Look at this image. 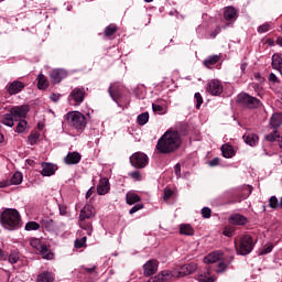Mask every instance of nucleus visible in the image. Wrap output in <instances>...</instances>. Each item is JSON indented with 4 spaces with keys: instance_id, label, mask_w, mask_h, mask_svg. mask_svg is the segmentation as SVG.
Segmentation results:
<instances>
[{
    "instance_id": "obj_34",
    "label": "nucleus",
    "mask_w": 282,
    "mask_h": 282,
    "mask_svg": "<svg viewBox=\"0 0 282 282\" xmlns=\"http://www.w3.org/2000/svg\"><path fill=\"white\" fill-rule=\"evenodd\" d=\"M197 280L200 282H215V278L210 276V271L208 270L199 273Z\"/></svg>"
},
{
    "instance_id": "obj_1",
    "label": "nucleus",
    "mask_w": 282,
    "mask_h": 282,
    "mask_svg": "<svg viewBox=\"0 0 282 282\" xmlns=\"http://www.w3.org/2000/svg\"><path fill=\"white\" fill-rule=\"evenodd\" d=\"M182 147V137L177 131H166L156 143V150L159 153L169 154L174 153Z\"/></svg>"
},
{
    "instance_id": "obj_24",
    "label": "nucleus",
    "mask_w": 282,
    "mask_h": 282,
    "mask_svg": "<svg viewBox=\"0 0 282 282\" xmlns=\"http://www.w3.org/2000/svg\"><path fill=\"white\" fill-rule=\"evenodd\" d=\"M42 228H45L50 232L56 228V223L52 218L44 217L40 220Z\"/></svg>"
},
{
    "instance_id": "obj_41",
    "label": "nucleus",
    "mask_w": 282,
    "mask_h": 282,
    "mask_svg": "<svg viewBox=\"0 0 282 282\" xmlns=\"http://www.w3.org/2000/svg\"><path fill=\"white\" fill-rule=\"evenodd\" d=\"M30 246L32 248H34L35 250H41V248H43L44 245L41 243V239L39 238H32L30 240Z\"/></svg>"
},
{
    "instance_id": "obj_28",
    "label": "nucleus",
    "mask_w": 282,
    "mask_h": 282,
    "mask_svg": "<svg viewBox=\"0 0 282 282\" xmlns=\"http://www.w3.org/2000/svg\"><path fill=\"white\" fill-rule=\"evenodd\" d=\"M219 61H221V55H212L204 59V65L210 68L212 65H217Z\"/></svg>"
},
{
    "instance_id": "obj_25",
    "label": "nucleus",
    "mask_w": 282,
    "mask_h": 282,
    "mask_svg": "<svg viewBox=\"0 0 282 282\" xmlns=\"http://www.w3.org/2000/svg\"><path fill=\"white\" fill-rule=\"evenodd\" d=\"M242 138L249 147H257V143L259 142V135L254 133H246Z\"/></svg>"
},
{
    "instance_id": "obj_35",
    "label": "nucleus",
    "mask_w": 282,
    "mask_h": 282,
    "mask_svg": "<svg viewBox=\"0 0 282 282\" xmlns=\"http://www.w3.org/2000/svg\"><path fill=\"white\" fill-rule=\"evenodd\" d=\"M181 235H186L187 237H191L194 235L193 227L191 225H181L180 227Z\"/></svg>"
},
{
    "instance_id": "obj_21",
    "label": "nucleus",
    "mask_w": 282,
    "mask_h": 282,
    "mask_svg": "<svg viewBox=\"0 0 282 282\" xmlns=\"http://www.w3.org/2000/svg\"><path fill=\"white\" fill-rule=\"evenodd\" d=\"M217 261H221V252L220 251H214L208 253L204 258V263H217Z\"/></svg>"
},
{
    "instance_id": "obj_10",
    "label": "nucleus",
    "mask_w": 282,
    "mask_h": 282,
    "mask_svg": "<svg viewBox=\"0 0 282 282\" xmlns=\"http://www.w3.org/2000/svg\"><path fill=\"white\" fill-rule=\"evenodd\" d=\"M206 89L212 96H220L224 93V85H221V82L213 79L207 84Z\"/></svg>"
},
{
    "instance_id": "obj_36",
    "label": "nucleus",
    "mask_w": 282,
    "mask_h": 282,
    "mask_svg": "<svg viewBox=\"0 0 282 282\" xmlns=\"http://www.w3.org/2000/svg\"><path fill=\"white\" fill-rule=\"evenodd\" d=\"M118 32V26L116 24H110L105 29V36H113Z\"/></svg>"
},
{
    "instance_id": "obj_42",
    "label": "nucleus",
    "mask_w": 282,
    "mask_h": 282,
    "mask_svg": "<svg viewBox=\"0 0 282 282\" xmlns=\"http://www.w3.org/2000/svg\"><path fill=\"white\" fill-rule=\"evenodd\" d=\"M19 252L17 251H12L10 254H9V258H8V261L9 263H11L12 265H14V263H19Z\"/></svg>"
},
{
    "instance_id": "obj_30",
    "label": "nucleus",
    "mask_w": 282,
    "mask_h": 282,
    "mask_svg": "<svg viewBox=\"0 0 282 282\" xmlns=\"http://www.w3.org/2000/svg\"><path fill=\"white\" fill-rule=\"evenodd\" d=\"M14 122H17V120H14L12 112L3 115L2 124L6 127H14Z\"/></svg>"
},
{
    "instance_id": "obj_43",
    "label": "nucleus",
    "mask_w": 282,
    "mask_h": 282,
    "mask_svg": "<svg viewBox=\"0 0 282 282\" xmlns=\"http://www.w3.org/2000/svg\"><path fill=\"white\" fill-rule=\"evenodd\" d=\"M267 142H276L279 140V131H273L264 137Z\"/></svg>"
},
{
    "instance_id": "obj_16",
    "label": "nucleus",
    "mask_w": 282,
    "mask_h": 282,
    "mask_svg": "<svg viewBox=\"0 0 282 282\" xmlns=\"http://www.w3.org/2000/svg\"><path fill=\"white\" fill-rule=\"evenodd\" d=\"M56 173V165L52 163H42L41 175L44 177H51Z\"/></svg>"
},
{
    "instance_id": "obj_54",
    "label": "nucleus",
    "mask_w": 282,
    "mask_h": 282,
    "mask_svg": "<svg viewBox=\"0 0 282 282\" xmlns=\"http://www.w3.org/2000/svg\"><path fill=\"white\" fill-rule=\"evenodd\" d=\"M272 250H274V245H269L268 247H264L260 254H270V252H272Z\"/></svg>"
},
{
    "instance_id": "obj_2",
    "label": "nucleus",
    "mask_w": 282,
    "mask_h": 282,
    "mask_svg": "<svg viewBox=\"0 0 282 282\" xmlns=\"http://www.w3.org/2000/svg\"><path fill=\"white\" fill-rule=\"evenodd\" d=\"M1 225L7 230H18L21 226V214L17 209H4L1 214Z\"/></svg>"
},
{
    "instance_id": "obj_5",
    "label": "nucleus",
    "mask_w": 282,
    "mask_h": 282,
    "mask_svg": "<svg viewBox=\"0 0 282 282\" xmlns=\"http://www.w3.org/2000/svg\"><path fill=\"white\" fill-rule=\"evenodd\" d=\"M237 102L243 105V107H247L248 109H257V107L261 105V100L246 93H241L240 95H238Z\"/></svg>"
},
{
    "instance_id": "obj_15",
    "label": "nucleus",
    "mask_w": 282,
    "mask_h": 282,
    "mask_svg": "<svg viewBox=\"0 0 282 282\" xmlns=\"http://www.w3.org/2000/svg\"><path fill=\"white\" fill-rule=\"evenodd\" d=\"M197 270V263L189 262L180 268L178 274L180 276H188V274H193Z\"/></svg>"
},
{
    "instance_id": "obj_56",
    "label": "nucleus",
    "mask_w": 282,
    "mask_h": 282,
    "mask_svg": "<svg viewBox=\"0 0 282 282\" xmlns=\"http://www.w3.org/2000/svg\"><path fill=\"white\" fill-rule=\"evenodd\" d=\"M174 172H175L176 177H182V165H180V163H177L174 166Z\"/></svg>"
},
{
    "instance_id": "obj_63",
    "label": "nucleus",
    "mask_w": 282,
    "mask_h": 282,
    "mask_svg": "<svg viewBox=\"0 0 282 282\" xmlns=\"http://www.w3.org/2000/svg\"><path fill=\"white\" fill-rule=\"evenodd\" d=\"M59 213L61 215H65V213H67V208H65V206H59Z\"/></svg>"
},
{
    "instance_id": "obj_38",
    "label": "nucleus",
    "mask_w": 282,
    "mask_h": 282,
    "mask_svg": "<svg viewBox=\"0 0 282 282\" xmlns=\"http://www.w3.org/2000/svg\"><path fill=\"white\" fill-rule=\"evenodd\" d=\"M39 138H41V133L39 132H32L29 138H28V142L31 147H34V144H36V142H39Z\"/></svg>"
},
{
    "instance_id": "obj_37",
    "label": "nucleus",
    "mask_w": 282,
    "mask_h": 282,
    "mask_svg": "<svg viewBox=\"0 0 282 282\" xmlns=\"http://www.w3.org/2000/svg\"><path fill=\"white\" fill-rule=\"evenodd\" d=\"M228 265H230L229 263L224 262L223 260H219V262L216 265V272L217 274H223V272H226Z\"/></svg>"
},
{
    "instance_id": "obj_49",
    "label": "nucleus",
    "mask_w": 282,
    "mask_h": 282,
    "mask_svg": "<svg viewBox=\"0 0 282 282\" xmlns=\"http://www.w3.org/2000/svg\"><path fill=\"white\" fill-rule=\"evenodd\" d=\"M152 109H153L154 113H159L160 116H162L164 113V107H162L161 105L153 104Z\"/></svg>"
},
{
    "instance_id": "obj_9",
    "label": "nucleus",
    "mask_w": 282,
    "mask_h": 282,
    "mask_svg": "<svg viewBox=\"0 0 282 282\" xmlns=\"http://www.w3.org/2000/svg\"><path fill=\"white\" fill-rule=\"evenodd\" d=\"M67 76L68 73L65 69L55 68L50 74L51 83H53V85H58L64 80V78H67Z\"/></svg>"
},
{
    "instance_id": "obj_19",
    "label": "nucleus",
    "mask_w": 282,
    "mask_h": 282,
    "mask_svg": "<svg viewBox=\"0 0 282 282\" xmlns=\"http://www.w3.org/2000/svg\"><path fill=\"white\" fill-rule=\"evenodd\" d=\"M272 69H276L282 75V57L281 54L274 53L271 58Z\"/></svg>"
},
{
    "instance_id": "obj_8",
    "label": "nucleus",
    "mask_w": 282,
    "mask_h": 282,
    "mask_svg": "<svg viewBox=\"0 0 282 282\" xmlns=\"http://www.w3.org/2000/svg\"><path fill=\"white\" fill-rule=\"evenodd\" d=\"M30 111V106L22 105V106H14L10 109L11 116H13V119L15 122H19V120H23L25 116H28V112Z\"/></svg>"
},
{
    "instance_id": "obj_14",
    "label": "nucleus",
    "mask_w": 282,
    "mask_h": 282,
    "mask_svg": "<svg viewBox=\"0 0 282 282\" xmlns=\"http://www.w3.org/2000/svg\"><path fill=\"white\" fill-rule=\"evenodd\" d=\"M25 89V84L19 80H14L8 86V91L10 96H17V94H21Z\"/></svg>"
},
{
    "instance_id": "obj_61",
    "label": "nucleus",
    "mask_w": 282,
    "mask_h": 282,
    "mask_svg": "<svg viewBox=\"0 0 282 282\" xmlns=\"http://www.w3.org/2000/svg\"><path fill=\"white\" fill-rule=\"evenodd\" d=\"M91 195H94V188H89V189L86 192V199H89V197H91Z\"/></svg>"
},
{
    "instance_id": "obj_33",
    "label": "nucleus",
    "mask_w": 282,
    "mask_h": 282,
    "mask_svg": "<svg viewBox=\"0 0 282 282\" xmlns=\"http://www.w3.org/2000/svg\"><path fill=\"white\" fill-rule=\"evenodd\" d=\"M50 86V82L47 80V77L45 75L40 74L37 77V87L39 89H47Z\"/></svg>"
},
{
    "instance_id": "obj_50",
    "label": "nucleus",
    "mask_w": 282,
    "mask_h": 282,
    "mask_svg": "<svg viewBox=\"0 0 282 282\" xmlns=\"http://www.w3.org/2000/svg\"><path fill=\"white\" fill-rule=\"evenodd\" d=\"M259 34H265V32H270V23H264L258 28Z\"/></svg>"
},
{
    "instance_id": "obj_48",
    "label": "nucleus",
    "mask_w": 282,
    "mask_h": 282,
    "mask_svg": "<svg viewBox=\"0 0 282 282\" xmlns=\"http://www.w3.org/2000/svg\"><path fill=\"white\" fill-rule=\"evenodd\" d=\"M87 243V237H83L80 239L75 240V248H84V246Z\"/></svg>"
},
{
    "instance_id": "obj_58",
    "label": "nucleus",
    "mask_w": 282,
    "mask_h": 282,
    "mask_svg": "<svg viewBox=\"0 0 282 282\" xmlns=\"http://www.w3.org/2000/svg\"><path fill=\"white\" fill-rule=\"evenodd\" d=\"M50 98L53 102H58L61 100V94H52Z\"/></svg>"
},
{
    "instance_id": "obj_47",
    "label": "nucleus",
    "mask_w": 282,
    "mask_h": 282,
    "mask_svg": "<svg viewBox=\"0 0 282 282\" xmlns=\"http://www.w3.org/2000/svg\"><path fill=\"white\" fill-rule=\"evenodd\" d=\"M194 98L196 100V109H199L202 107V105H204V98L202 97V94L196 93L194 95Z\"/></svg>"
},
{
    "instance_id": "obj_23",
    "label": "nucleus",
    "mask_w": 282,
    "mask_h": 282,
    "mask_svg": "<svg viewBox=\"0 0 282 282\" xmlns=\"http://www.w3.org/2000/svg\"><path fill=\"white\" fill-rule=\"evenodd\" d=\"M225 21H237V9L227 7L224 11Z\"/></svg>"
},
{
    "instance_id": "obj_20",
    "label": "nucleus",
    "mask_w": 282,
    "mask_h": 282,
    "mask_svg": "<svg viewBox=\"0 0 282 282\" xmlns=\"http://www.w3.org/2000/svg\"><path fill=\"white\" fill-rule=\"evenodd\" d=\"M82 155L78 152H69L66 156H65V163L68 165L72 164H78L82 160Z\"/></svg>"
},
{
    "instance_id": "obj_59",
    "label": "nucleus",
    "mask_w": 282,
    "mask_h": 282,
    "mask_svg": "<svg viewBox=\"0 0 282 282\" xmlns=\"http://www.w3.org/2000/svg\"><path fill=\"white\" fill-rule=\"evenodd\" d=\"M269 80H270L271 83H276V82L279 80V78L276 77V75H275L274 73H271V74L269 75Z\"/></svg>"
},
{
    "instance_id": "obj_13",
    "label": "nucleus",
    "mask_w": 282,
    "mask_h": 282,
    "mask_svg": "<svg viewBox=\"0 0 282 282\" xmlns=\"http://www.w3.org/2000/svg\"><path fill=\"white\" fill-rule=\"evenodd\" d=\"M158 272V261L155 260H149L143 265V274L144 276H153L154 273Z\"/></svg>"
},
{
    "instance_id": "obj_17",
    "label": "nucleus",
    "mask_w": 282,
    "mask_h": 282,
    "mask_svg": "<svg viewBox=\"0 0 282 282\" xmlns=\"http://www.w3.org/2000/svg\"><path fill=\"white\" fill-rule=\"evenodd\" d=\"M111 191V186L109 185L108 178H101L99 181V185L97 186V193L98 195H107Z\"/></svg>"
},
{
    "instance_id": "obj_26",
    "label": "nucleus",
    "mask_w": 282,
    "mask_h": 282,
    "mask_svg": "<svg viewBox=\"0 0 282 282\" xmlns=\"http://www.w3.org/2000/svg\"><path fill=\"white\" fill-rule=\"evenodd\" d=\"M270 124L273 129H279L282 126V115L280 112H275L271 116Z\"/></svg>"
},
{
    "instance_id": "obj_18",
    "label": "nucleus",
    "mask_w": 282,
    "mask_h": 282,
    "mask_svg": "<svg viewBox=\"0 0 282 282\" xmlns=\"http://www.w3.org/2000/svg\"><path fill=\"white\" fill-rule=\"evenodd\" d=\"M229 223L234 226H246V224H248V218L239 214H235L229 217Z\"/></svg>"
},
{
    "instance_id": "obj_12",
    "label": "nucleus",
    "mask_w": 282,
    "mask_h": 282,
    "mask_svg": "<svg viewBox=\"0 0 282 282\" xmlns=\"http://www.w3.org/2000/svg\"><path fill=\"white\" fill-rule=\"evenodd\" d=\"M96 215V209L94 208V205H86L83 207L79 214V220L85 221V219H93Z\"/></svg>"
},
{
    "instance_id": "obj_27",
    "label": "nucleus",
    "mask_w": 282,
    "mask_h": 282,
    "mask_svg": "<svg viewBox=\"0 0 282 282\" xmlns=\"http://www.w3.org/2000/svg\"><path fill=\"white\" fill-rule=\"evenodd\" d=\"M140 195L133 193V192H128L126 195V202L129 206H133V204H138L140 202Z\"/></svg>"
},
{
    "instance_id": "obj_32",
    "label": "nucleus",
    "mask_w": 282,
    "mask_h": 282,
    "mask_svg": "<svg viewBox=\"0 0 282 282\" xmlns=\"http://www.w3.org/2000/svg\"><path fill=\"white\" fill-rule=\"evenodd\" d=\"M40 254H42L43 259L52 260L54 259V253L47 248L46 245L40 248Z\"/></svg>"
},
{
    "instance_id": "obj_51",
    "label": "nucleus",
    "mask_w": 282,
    "mask_h": 282,
    "mask_svg": "<svg viewBox=\"0 0 282 282\" xmlns=\"http://www.w3.org/2000/svg\"><path fill=\"white\" fill-rule=\"evenodd\" d=\"M210 215H213V210L208 207H204L202 209V216L204 217V219H210Z\"/></svg>"
},
{
    "instance_id": "obj_29",
    "label": "nucleus",
    "mask_w": 282,
    "mask_h": 282,
    "mask_svg": "<svg viewBox=\"0 0 282 282\" xmlns=\"http://www.w3.org/2000/svg\"><path fill=\"white\" fill-rule=\"evenodd\" d=\"M221 153H223L224 158H227V159L234 158L235 148H232V145H230V144H224L221 147Z\"/></svg>"
},
{
    "instance_id": "obj_45",
    "label": "nucleus",
    "mask_w": 282,
    "mask_h": 282,
    "mask_svg": "<svg viewBox=\"0 0 282 282\" xmlns=\"http://www.w3.org/2000/svg\"><path fill=\"white\" fill-rule=\"evenodd\" d=\"M270 208H281V203H279V198L276 196H271L269 199Z\"/></svg>"
},
{
    "instance_id": "obj_39",
    "label": "nucleus",
    "mask_w": 282,
    "mask_h": 282,
    "mask_svg": "<svg viewBox=\"0 0 282 282\" xmlns=\"http://www.w3.org/2000/svg\"><path fill=\"white\" fill-rule=\"evenodd\" d=\"M18 126L15 128L17 133H24L25 129H28V121L24 119L18 120Z\"/></svg>"
},
{
    "instance_id": "obj_46",
    "label": "nucleus",
    "mask_w": 282,
    "mask_h": 282,
    "mask_svg": "<svg viewBox=\"0 0 282 282\" xmlns=\"http://www.w3.org/2000/svg\"><path fill=\"white\" fill-rule=\"evenodd\" d=\"M79 227L87 230V235H91V224L79 219Z\"/></svg>"
},
{
    "instance_id": "obj_64",
    "label": "nucleus",
    "mask_w": 282,
    "mask_h": 282,
    "mask_svg": "<svg viewBox=\"0 0 282 282\" xmlns=\"http://www.w3.org/2000/svg\"><path fill=\"white\" fill-rule=\"evenodd\" d=\"M0 259H6V252L0 248Z\"/></svg>"
},
{
    "instance_id": "obj_3",
    "label": "nucleus",
    "mask_w": 282,
    "mask_h": 282,
    "mask_svg": "<svg viewBox=\"0 0 282 282\" xmlns=\"http://www.w3.org/2000/svg\"><path fill=\"white\" fill-rule=\"evenodd\" d=\"M66 122L76 131H84L87 127V117L80 111H69L66 116Z\"/></svg>"
},
{
    "instance_id": "obj_52",
    "label": "nucleus",
    "mask_w": 282,
    "mask_h": 282,
    "mask_svg": "<svg viewBox=\"0 0 282 282\" xmlns=\"http://www.w3.org/2000/svg\"><path fill=\"white\" fill-rule=\"evenodd\" d=\"M171 197H173V191H171V188H165L164 195H163L164 200L169 202V199H171Z\"/></svg>"
},
{
    "instance_id": "obj_44",
    "label": "nucleus",
    "mask_w": 282,
    "mask_h": 282,
    "mask_svg": "<svg viewBox=\"0 0 282 282\" xmlns=\"http://www.w3.org/2000/svg\"><path fill=\"white\" fill-rule=\"evenodd\" d=\"M41 228V225L36 221H29L25 225V230H39Z\"/></svg>"
},
{
    "instance_id": "obj_22",
    "label": "nucleus",
    "mask_w": 282,
    "mask_h": 282,
    "mask_svg": "<svg viewBox=\"0 0 282 282\" xmlns=\"http://www.w3.org/2000/svg\"><path fill=\"white\" fill-rule=\"evenodd\" d=\"M108 94L110 98L115 101L118 102L119 98H122V95L120 94V90L118 89V85L111 84L108 88Z\"/></svg>"
},
{
    "instance_id": "obj_53",
    "label": "nucleus",
    "mask_w": 282,
    "mask_h": 282,
    "mask_svg": "<svg viewBox=\"0 0 282 282\" xmlns=\"http://www.w3.org/2000/svg\"><path fill=\"white\" fill-rule=\"evenodd\" d=\"M130 177H132V180H135L137 182H140V180H142V175L140 174V171H134L131 172Z\"/></svg>"
},
{
    "instance_id": "obj_4",
    "label": "nucleus",
    "mask_w": 282,
    "mask_h": 282,
    "mask_svg": "<svg viewBox=\"0 0 282 282\" xmlns=\"http://www.w3.org/2000/svg\"><path fill=\"white\" fill-rule=\"evenodd\" d=\"M86 96L87 91H85V87H75L68 95V102L69 105H74V107H80L85 102Z\"/></svg>"
},
{
    "instance_id": "obj_62",
    "label": "nucleus",
    "mask_w": 282,
    "mask_h": 282,
    "mask_svg": "<svg viewBox=\"0 0 282 282\" xmlns=\"http://www.w3.org/2000/svg\"><path fill=\"white\" fill-rule=\"evenodd\" d=\"M85 270L88 272V274H94V272H96V267L86 268Z\"/></svg>"
},
{
    "instance_id": "obj_31",
    "label": "nucleus",
    "mask_w": 282,
    "mask_h": 282,
    "mask_svg": "<svg viewBox=\"0 0 282 282\" xmlns=\"http://www.w3.org/2000/svg\"><path fill=\"white\" fill-rule=\"evenodd\" d=\"M37 282H54V275L47 271L37 275Z\"/></svg>"
},
{
    "instance_id": "obj_55",
    "label": "nucleus",
    "mask_w": 282,
    "mask_h": 282,
    "mask_svg": "<svg viewBox=\"0 0 282 282\" xmlns=\"http://www.w3.org/2000/svg\"><path fill=\"white\" fill-rule=\"evenodd\" d=\"M144 208V205L137 204L130 209V215H134V213H138V210H142Z\"/></svg>"
},
{
    "instance_id": "obj_7",
    "label": "nucleus",
    "mask_w": 282,
    "mask_h": 282,
    "mask_svg": "<svg viewBox=\"0 0 282 282\" xmlns=\"http://www.w3.org/2000/svg\"><path fill=\"white\" fill-rule=\"evenodd\" d=\"M130 164L134 169H145L149 164V156L144 152H135L130 156Z\"/></svg>"
},
{
    "instance_id": "obj_6",
    "label": "nucleus",
    "mask_w": 282,
    "mask_h": 282,
    "mask_svg": "<svg viewBox=\"0 0 282 282\" xmlns=\"http://www.w3.org/2000/svg\"><path fill=\"white\" fill-rule=\"evenodd\" d=\"M252 248H254L252 237L250 235H245L240 239V245L237 249L238 254H242L243 257H246V254H250L252 252Z\"/></svg>"
},
{
    "instance_id": "obj_11",
    "label": "nucleus",
    "mask_w": 282,
    "mask_h": 282,
    "mask_svg": "<svg viewBox=\"0 0 282 282\" xmlns=\"http://www.w3.org/2000/svg\"><path fill=\"white\" fill-rule=\"evenodd\" d=\"M23 182V174L21 172H15L10 181L0 182V188H6V186H19Z\"/></svg>"
},
{
    "instance_id": "obj_40",
    "label": "nucleus",
    "mask_w": 282,
    "mask_h": 282,
    "mask_svg": "<svg viewBox=\"0 0 282 282\" xmlns=\"http://www.w3.org/2000/svg\"><path fill=\"white\" fill-rule=\"evenodd\" d=\"M137 120L141 127H144V124L149 122V112H142L141 115L138 116Z\"/></svg>"
},
{
    "instance_id": "obj_60",
    "label": "nucleus",
    "mask_w": 282,
    "mask_h": 282,
    "mask_svg": "<svg viewBox=\"0 0 282 282\" xmlns=\"http://www.w3.org/2000/svg\"><path fill=\"white\" fill-rule=\"evenodd\" d=\"M209 165L212 166H218L219 165V158H215L209 162Z\"/></svg>"
},
{
    "instance_id": "obj_57",
    "label": "nucleus",
    "mask_w": 282,
    "mask_h": 282,
    "mask_svg": "<svg viewBox=\"0 0 282 282\" xmlns=\"http://www.w3.org/2000/svg\"><path fill=\"white\" fill-rule=\"evenodd\" d=\"M234 234L235 230L230 228H225V230L223 231V235H225V237H232Z\"/></svg>"
}]
</instances>
